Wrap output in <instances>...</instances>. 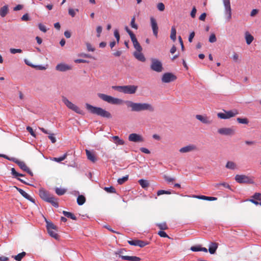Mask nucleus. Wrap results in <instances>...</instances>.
<instances>
[{"label": "nucleus", "mask_w": 261, "mask_h": 261, "mask_svg": "<svg viewBox=\"0 0 261 261\" xmlns=\"http://www.w3.org/2000/svg\"><path fill=\"white\" fill-rule=\"evenodd\" d=\"M124 103L127 108L130 109L132 112L148 111L152 112L154 111L153 106L149 103L135 102L130 100H126Z\"/></svg>", "instance_id": "obj_1"}, {"label": "nucleus", "mask_w": 261, "mask_h": 261, "mask_svg": "<svg viewBox=\"0 0 261 261\" xmlns=\"http://www.w3.org/2000/svg\"><path fill=\"white\" fill-rule=\"evenodd\" d=\"M86 108L91 114L96 115L103 118H111V114L106 110L97 107L93 106L89 103L86 104Z\"/></svg>", "instance_id": "obj_2"}, {"label": "nucleus", "mask_w": 261, "mask_h": 261, "mask_svg": "<svg viewBox=\"0 0 261 261\" xmlns=\"http://www.w3.org/2000/svg\"><path fill=\"white\" fill-rule=\"evenodd\" d=\"M39 196L43 200L51 203L53 206L56 207L59 206L57 199L44 189L39 190Z\"/></svg>", "instance_id": "obj_3"}, {"label": "nucleus", "mask_w": 261, "mask_h": 261, "mask_svg": "<svg viewBox=\"0 0 261 261\" xmlns=\"http://www.w3.org/2000/svg\"><path fill=\"white\" fill-rule=\"evenodd\" d=\"M98 96L103 101H105L111 104L121 105L123 103V100L106 95L105 94L98 93Z\"/></svg>", "instance_id": "obj_4"}, {"label": "nucleus", "mask_w": 261, "mask_h": 261, "mask_svg": "<svg viewBox=\"0 0 261 261\" xmlns=\"http://www.w3.org/2000/svg\"><path fill=\"white\" fill-rule=\"evenodd\" d=\"M113 89L125 94H132L136 93L138 87L135 85L113 86Z\"/></svg>", "instance_id": "obj_5"}, {"label": "nucleus", "mask_w": 261, "mask_h": 261, "mask_svg": "<svg viewBox=\"0 0 261 261\" xmlns=\"http://www.w3.org/2000/svg\"><path fill=\"white\" fill-rule=\"evenodd\" d=\"M236 182L239 184H252L254 183V178L244 174H237L235 176Z\"/></svg>", "instance_id": "obj_6"}, {"label": "nucleus", "mask_w": 261, "mask_h": 261, "mask_svg": "<svg viewBox=\"0 0 261 261\" xmlns=\"http://www.w3.org/2000/svg\"><path fill=\"white\" fill-rule=\"evenodd\" d=\"M125 249H120L118 250H117L116 252H115V254L116 255H119V256L121 257L122 259L127 260H130V261H140L141 258L139 257L135 256H127L124 255V252H125Z\"/></svg>", "instance_id": "obj_7"}, {"label": "nucleus", "mask_w": 261, "mask_h": 261, "mask_svg": "<svg viewBox=\"0 0 261 261\" xmlns=\"http://www.w3.org/2000/svg\"><path fill=\"white\" fill-rule=\"evenodd\" d=\"M62 101L69 109L72 110L77 114H83V111L81 110L77 106L70 101L66 97H62Z\"/></svg>", "instance_id": "obj_8"}, {"label": "nucleus", "mask_w": 261, "mask_h": 261, "mask_svg": "<svg viewBox=\"0 0 261 261\" xmlns=\"http://www.w3.org/2000/svg\"><path fill=\"white\" fill-rule=\"evenodd\" d=\"M151 61L150 68L151 70L157 72H161L163 71V65L160 60L152 58L151 59Z\"/></svg>", "instance_id": "obj_9"}, {"label": "nucleus", "mask_w": 261, "mask_h": 261, "mask_svg": "<svg viewBox=\"0 0 261 261\" xmlns=\"http://www.w3.org/2000/svg\"><path fill=\"white\" fill-rule=\"evenodd\" d=\"M224 113H218L217 114L218 117L222 119H226L234 117L239 114V112L237 110H233L229 111L224 110Z\"/></svg>", "instance_id": "obj_10"}, {"label": "nucleus", "mask_w": 261, "mask_h": 261, "mask_svg": "<svg viewBox=\"0 0 261 261\" xmlns=\"http://www.w3.org/2000/svg\"><path fill=\"white\" fill-rule=\"evenodd\" d=\"M46 227L48 234L53 238L57 239L58 238V234L57 233V227L53 223L46 221Z\"/></svg>", "instance_id": "obj_11"}, {"label": "nucleus", "mask_w": 261, "mask_h": 261, "mask_svg": "<svg viewBox=\"0 0 261 261\" xmlns=\"http://www.w3.org/2000/svg\"><path fill=\"white\" fill-rule=\"evenodd\" d=\"M223 2L225 10L226 19L227 21H229L231 19V9L230 0H223Z\"/></svg>", "instance_id": "obj_12"}, {"label": "nucleus", "mask_w": 261, "mask_h": 261, "mask_svg": "<svg viewBox=\"0 0 261 261\" xmlns=\"http://www.w3.org/2000/svg\"><path fill=\"white\" fill-rule=\"evenodd\" d=\"M218 132L221 135L231 136L234 134L235 129L233 127H223L218 129Z\"/></svg>", "instance_id": "obj_13"}, {"label": "nucleus", "mask_w": 261, "mask_h": 261, "mask_svg": "<svg viewBox=\"0 0 261 261\" xmlns=\"http://www.w3.org/2000/svg\"><path fill=\"white\" fill-rule=\"evenodd\" d=\"M176 79V76L172 73H165L162 77V81L163 83H167L173 82Z\"/></svg>", "instance_id": "obj_14"}, {"label": "nucleus", "mask_w": 261, "mask_h": 261, "mask_svg": "<svg viewBox=\"0 0 261 261\" xmlns=\"http://www.w3.org/2000/svg\"><path fill=\"white\" fill-rule=\"evenodd\" d=\"M150 20L153 34L156 37H158L159 28L156 21L155 19L153 17H151Z\"/></svg>", "instance_id": "obj_15"}, {"label": "nucleus", "mask_w": 261, "mask_h": 261, "mask_svg": "<svg viewBox=\"0 0 261 261\" xmlns=\"http://www.w3.org/2000/svg\"><path fill=\"white\" fill-rule=\"evenodd\" d=\"M128 243L130 245L139 246L140 247H143L148 244L147 242L139 240L128 241Z\"/></svg>", "instance_id": "obj_16"}, {"label": "nucleus", "mask_w": 261, "mask_h": 261, "mask_svg": "<svg viewBox=\"0 0 261 261\" xmlns=\"http://www.w3.org/2000/svg\"><path fill=\"white\" fill-rule=\"evenodd\" d=\"M128 139L130 141L135 142L143 141V138L140 135L135 133L130 134L128 137Z\"/></svg>", "instance_id": "obj_17"}, {"label": "nucleus", "mask_w": 261, "mask_h": 261, "mask_svg": "<svg viewBox=\"0 0 261 261\" xmlns=\"http://www.w3.org/2000/svg\"><path fill=\"white\" fill-rule=\"evenodd\" d=\"M86 155L87 157V159L92 162V163H95L97 161V157L95 154V152L94 151H90L88 149H86L85 150Z\"/></svg>", "instance_id": "obj_18"}, {"label": "nucleus", "mask_w": 261, "mask_h": 261, "mask_svg": "<svg viewBox=\"0 0 261 261\" xmlns=\"http://www.w3.org/2000/svg\"><path fill=\"white\" fill-rule=\"evenodd\" d=\"M14 187L24 198L29 200V201H31L33 203H35V199L30 195H29L28 193H27L25 191H24L22 189L19 188L17 187Z\"/></svg>", "instance_id": "obj_19"}, {"label": "nucleus", "mask_w": 261, "mask_h": 261, "mask_svg": "<svg viewBox=\"0 0 261 261\" xmlns=\"http://www.w3.org/2000/svg\"><path fill=\"white\" fill-rule=\"evenodd\" d=\"M196 118L197 119L204 124H210L212 122V121L210 120V118L207 116L201 115H197L196 116Z\"/></svg>", "instance_id": "obj_20"}, {"label": "nucleus", "mask_w": 261, "mask_h": 261, "mask_svg": "<svg viewBox=\"0 0 261 261\" xmlns=\"http://www.w3.org/2000/svg\"><path fill=\"white\" fill-rule=\"evenodd\" d=\"M56 69L60 71H66L71 69V67L65 64H59L56 66Z\"/></svg>", "instance_id": "obj_21"}, {"label": "nucleus", "mask_w": 261, "mask_h": 261, "mask_svg": "<svg viewBox=\"0 0 261 261\" xmlns=\"http://www.w3.org/2000/svg\"><path fill=\"white\" fill-rule=\"evenodd\" d=\"M196 147L193 145H190L181 148L179 149V152L181 153L189 152L196 150Z\"/></svg>", "instance_id": "obj_22"}, {"label": "nucleus", "mask_w": 261, "mask_h": 261, "mask_svg": "<svg viewBox=\"0 0 261 261\" xmlns=\"http://www.w3.org/2000/svg\"><path fill=\"white\" fill-rule=\"evenodd\" d=\"M134 56L138 60L140 61L145 62L146 60L144 55L141 53V51H135L134 53Z\"/></svg>", "instance_id": "obj_23"}, {"label": "nucleus", "mask_w": 261, "mask_h": 261, "mask_svg": "<svg viewBox=\"0 0 261 261\" xmlns=\"http://www.w3.org/2000/svg\"><path fill=\"white\" fill-rule=\"evenodd\" d=\"M218 247V244L215 242H212L211 243L209 248H208V251L211 254H214L217 249Z\"/></svg>", "instance_id": "obj_24"}, {"label": "nucleus", "mask_w": 261, "mask_h": 261, "mask_svg": "<svg viewBox=\"0 0 261 261\" xmlns=\"http://www.w3.org/2000/svg\"><path fill=\"white\" fill-rule=\"evenodd\" d=\"M13 161L18 165L20 168L24 171L29 168L25 163L22 161H19L17 160H13Z\"/></svg>", "instance_id": "obj_25"}, {"label": "nucleus", "mask_w": 261, "mask_h": 261, "mask_svg": "<svg viewBox=\"0 0 261 261\" xmlns=\"http://www.w3.org/2000/svg\"><path fill=\"white\" fill-rule=\"evenodd\" d=\"M245 37L246 43L248 45L251 44L254 39L253 37L248 32L245 33Z\"/></svg>", "instance_id": "obj_26"}, {"label": "nucleus", "mask_w": 261, "mask_h": 261, "mask_svg": "<svg viewBox=\"0 0 261 261\" xmlns=\"http://www.w3.org/2000/svg\"><path fill=\"white\" fill-rule=\"evenodd\" d=\"M9 9L7 5H5L0 9V16L4 17L8 13Z\"/></svg>", "instance_id": "obj_27"}, {"label": "nucleus", "mask_w": 261, "mask_h": 261, "mask_svg": "<svg viewBox=\"0 0 261 261\" xmlns=\"http://www.w3.org/2000/svg\"><path fill=\"white\" fill-rule=\"evenodd\" d=\"M225 167L229 169L234 170L237 169V166L235 163L232 161H228L226 164Z\"/></svg>", "instance_id": "obj_28"}, {"label": "nucleus", "mask_w": 261, "mask_h": 261, "mask_svg": "<svg viewBox=\"0 0 261 261\" xmlns=\"http://www.w3.org/2000/svg\"><path fill=\"white\" fill-rule=\"evenodd\" d=\"M63 215L68 218H70L72 220H76V217L73 214H72V213H70V212H67V211H63Z\"/></svg>", "instance_id": "obj_29"}, {"label": "nucleus", "mask_w": 261, "mask_h": 261, "mask_svg": "<svg viewBox=\"0 0 261 261\" xmlns=\"http://www.w3.org/2000/svg\"><path fill=\"white\" fill-rule=\"evenodd\" d=\"M85 201H86V198L83 195H79L77 197V203L79 205H83L85 202Z\"/></svg>", "instance_id": "obj_30"}, {"label": "nucleus", "mask_w": 261, "mask_h": 261, "mask_svg": "<svg viewBox=\"0 0 261 261\" xmlns=\"http://www.w3.org/2000/svg\"><path fill=\"white\" fill-rule=\"evenodd\" d=\"M176 31L174 27H172L171 30L170 38L173 41L176 40Z\"/></svg>", "instance_id": "obj_31"}, {"label": "nucleus", "mask_w": 261, "mask_h": 261, "mask_svg": "<svg viewBox=\"0 0 261 261\" xmlns=\"http://www.w3.org/2000/svg\"><path fill=\"white\" fill-rule=\"evenodd\" d=\"M112 138L114 141H115V143L117 145H123L124 144V141L122 139H120L118 136H113Z\"/></svg>", "instance_id": "obj_32"}, {"label": "nucleus", "mask_w": 261, "mask_h": 261, "mask_svg": "<svg viewBox=\"0 0 261 261\" xmlns=\"http://www.w3.org/2000/svg\"><path fill=\"white\" fill-rule=\"evenodd\" d=\"M138 182L143 188H146L149 186V182L146 180L141 179H140L138 181Z\"/></svg>", "instance_id": "obj_33"}, {"label": "nucleus", "mask_w": 261, "mask_h": 261, "mask_svg": "<svg viewBox=\"0 0 261 261\" xmlns=\"http://www.w3.org/2000/svg\"><path fill=\"white\" fill-rule=\"evenodd\" d=\"M25 254L26 253L25 252H22L15 255L14 256V258L17 261H20L22 258L25 255Z\"/></svg>", "instance_id": "obj_34"}, {"label": "nucleus", "mask_w": 261, "mask_h": 261, "mask_svg": "<svg viewBox=\"0 0 261 261\" xmlns=\"http://www.w3.org/2000/svg\"><path fill=\"white\" fill-rule=\"evenodd\" d=\"M67 156V153H65L62 156H60L59 158H54L52 160L57 162H60L63 160H64Z\"/></svg>", "instance_id": "obj_35"}, {"label": "nucleus", "mask_w": 261, "mask_h": 261, "mask_svg": "<svg viewBox=\"0 0 261 261\" xmlns=\"http://www.w3.org/2000/svg\"><path fill=\"white\" fill-rule=\"evenodd\" d=\"M128 179V175H127L125 176H123L122 178H118L117 180V182L119 185H122L125 182H126Z\"/></svg>", "instance_id": "obj_36"}, {"label": "nucleus", "mask_w": 261, "mask_h": 261, "mask_svg": "<svg viewBox=\"0 0 261 261\" xmlns=\"http://www.w3.org/2000/svg\"><path fill=\"white\" fill-rule=\"evenodd\" d=\"M103 189L107 192L110 193H116V192L115 189L112 186H111L110 187H105Z\"/></svg>", "instance_id": "obj_37"}, {"label": "nucleus", "mask_w": 261, "mask_h": 261, "mask_svg": "<svg viewBox=\"0 0 261 261\" xmlns=\"http://www.w3.org/2000/svg\"><path fill=\"white\" fill-rule=\"evenodd\" d=\"M156 226L161 230H166L168 229V226L165 222L156 224Z\"/></svg>", "instance_id": "obj_38"}, {"label": "nucleus", "mask_w": 261, "mask_h": 261, "mask_svg": "<svg viewBox=\"0 0 261 261\" xmlns=\"http://www.w3.org/2000/svg\"><path fill=\"white\" fill-rule=\"evenodd\" d=\"M66 192V190L64 189L57 188L56 189V193L58 195H63Z\"/></svg>", "instance_id": "obj_39"}, {"label": "nucleus", "mask_w": 261, "mask_h": 261, "mask_svg": "<svg viewBox=\"0 0 261 261\" xmlns=\"http://www.w3.org/2000/svg\"><path fill=\"white\" fill-rule=\"evenodd\" d=\"M237 120L239 123L241 124H248L249 122L248 120L246 118H238Z\"/></svg>", "instance_id": "obj_40"}, {"label": "nucleus", "mask_w": 261, "mask_h": 261, "mask_svg": "<svg viewBox=\"0 0 261 261\" xmlns=\"http://www.w3.org/2000/svg\"><path fill=\"white\" fill-rule=\"evenodd\" d=\"M191 197L199 199H202V200H206L207 196H204V195H193L190 196Z\"/></svg>", "instance_id": "obj_41"}, {"label": "nucleus", "mask_w": 261, "mask_h": 261, "mask_svg": "<svg viewBox=\"0 0 261 261\" xmlns=\"http://www.w3.org/2000/svg\"><path fill=\"white\" fill-rule=\"evenodd\" d=\"M11 173L15 177H17L18 176H23V175L20 173H18L15 170V169L14 168H12L11 169Z\"/></svg>", "instance_id": "obj_42"}, {"label": "nucleus", "mask_w": 261, "mask_h": 261, "mask_svg": "<svg viewBox=\"0 0 261 261\" xmlns=\"http://www.w3.org/2000/svg\"><path fill=\"white\" fill-rule=\"evenodd\" d=\"M75 11L78 12L79 9H76L75 10H74L73 9L70 8L68 10V13L70 16H71L72 17H73L75 16V15L76 14Z\"/></svg>", "instance_id": "obj_43"}, {"label": "nucleus", "mask_w": 261, "mask_h": 261, "mask_svg": "<svg viewBox=\"0 0 261 261\" xmlns=\"http://www.w3.org/2000/svg\"><path fill=\"white\" fill-rule=\"evenodd\" d=\"M171 193L169 191H166L163 190H159L157 192L158 196L161 195L162 194H170Z\"/></svg>", "instance_id": "obj_44"}, {"label": "nucleus", "mask_w": 261, "mask_h": 261, "mask_svg": "<svg viewBox=\"0 0 261 261\" xmlns=\"http://www.w3.org/2000/svg\"><path fill=\"white\" fill-rule=\"evenodd\" d=\"M134 47L136 49V51H141L142 50V48L139 43L138 42L136 43L133 44Z\"/></svg>", "instance_id": "obj_45"}, {"label": "nucleus", "mask_w": 261, "mask_h": 261, "mask_svg": "<svg viewBox=\"0 0 261 261\" xmlns=\"http://www.w3.org/2000/svg\"><path fill=\"white\" fill-rule=\"evenodd\" d=\"M130 26L132 27V28H133L134 29H138V26L135 23V16H134L132 18L131 22H130Z\"/></svg>", "instance_id": "obj_46"}, {"label": "nucleus", "mask_w": 261, "mask_h": 261, "mask_svg": "<svg viewBox=\"0 0 261 261\" xmlns=\"http://www.w3.org/2000/svg\"><path fill=\"white\" fill-rule=\"evenodd\" d=\"M157 8L160 11H163L165 10V5L163 3H159L157 5Z\"/></svg>", "instance_id": "obj_47"}, {"label": "nucleus", "mask_w": 261, "mask_h": 261, "mask_svg": "<svg viewBox=\"0 0 261 261\" xmlns=\"http://www.w3.org/2000/svg\"><path fill=\"white\" fill-rule=\"evenodd\" d=\"M38 28L41 31H42L44 33H45L47 31L46 27L42 23L38 24Z\"/></svg>", "instance_id": "obj_48"}, {"label": "nucleus", "mask_w": 261, "mask_h": 261, "mask_svg": "<svg viewBox=\"0 0 261 261\" xmlns=\"http://www.w3.org/2000/svg\"><path fill=\"white\" fill-rule=\"evenodd\" d=\"M216 40L217 39L215 34H212L209 38V42H210L211 43H214L215 42Z\"/></svg>", "instance_id": "obj_49"}, {"label": "nucleus", "mask_w": 261, "mask_h": 261, "mask_svg": "<svg viewBox=\"0 0 261 261\" xmlns=\"http://www.w3.org/2000/svg\"><path fill=\"white\" fill-rule=\"evenodd\" d=\"M86 45L87 49L89 51H94L95 50V48L92 46L90 43L87 42Z\"/></svg>", "instance_id": "obj_50"}, {"label": "nucleus", "mask_w": 261, "mask_h": 261, "mask_svg": "<svg viewBox=\"0 0 261 261\" xmlns=\"http://www.w3.org/2000/svg\"><path fill=\"white\" fill-rule=\"evenodd\" d=\"M252 198L255 200H258V201L261 200V194L259 193H256L252 196Z\"/></svg>", "instance_id": "obj_51"}, {"label": "nucleus", "mask_w": 261, "mask_h": 261, "mask_svg": "<svg viewBox=\"0 0 261 261\" xmlns=\"http://www.w3.org/2000/svg\"><path fill=\"white\" fill-rule=\"evenodd\" d=\"M158 234L161 237L163 238H169L168 234L164 231L161 230L159 231Z\"/></svg>", "instance_id": "obj_52"}, {"label": "nucleus", "mask_w": 261, "mask_h": 261, "mask_svg": "<svg viewBox=\"0 0 261 261\" xmlns=\"http://www.w3.org/2000/svg\"><path fill=\"white\" fill-rule=\"evenodd\" d=\"M201 246H194L191 247V250L192 251H200Z\"/></svg>", "instance_id": "obj_53"}, {"label": "nucleus", "mask_w": 261, "mask_h": 261, "mask_svg": "<svg viewBox=\"0 0 261 261\" xmlns=\"http://www.w3.org/2000/svg\"><path fill=\"white\" fill-rule=\"evenodd\" d=\"M10 51L11 54H15L16 53H21L22 50L20 49L11 48Z\"/></svg>", "instance_id": "obj_54"}, {"label": "nucleus", "mask_w": 261, "mask_h": 261, "mask_svg": "<svg viewBox=\"0 0 261 261\" xmlns=\"http://www.w3.org/2000/svg\"><path fill=\"white\" fill-rule=\"evenodd\" d=\"M130 37L131 40H132L133 44L138 42V41L136 37V36L134 33L130 34Z\"/></svg>", "instance_id": "obj_55"}, {"label": "nucleus", "mask_w": 261, "mask_h": 261, "mask_svg": "<svg viewBox=\"0 0 261 261\" xmlns=\"http://www.w3.org/2000/svg\"><path fill=\"white\" fill-rule=\"evenodd\" d=\"M27 130L31 134V135L35 137L36 134H35L33 130V128L30 126H27Z\"/></svg>", "instance_id": "obj_56"}, {"label": "nucleus", "mask_w": 261, "mask_h": 261, "mask_svg": "<svg viewBox=\"0 0 261 261\" xmlns=\"http://www.w3.org/2000/svg\"><path fill=\"white\" fill-rule=\"evenodd\" d=\"M48 138L51 140L53 143H55L56 142V139L54 137V134H49L48 135Z\"/></svg>", "instance_id": "obj_57"}, {"label": "nucleus", "mask_w": 261, "mask_h": 261, "mask_svg": "<svg viewBox=\"0 0 261 261\" xmlns=\"http://www.w3.org/2000/svg\"><path fill=\"white\" fill-rule=\"evenodd\" d=\"M164 178L165 180L168 182H172L175 180L174 178L170 177L167 175H165Z\"/></svg>", "instance_id": "obj_58"}, {"label": "nucleus", "mask_w": 261, "mask_h": 261, "mask_svg": "<svg viewBox=\"0 0 261 261\" xmlns=\"http://www.w3.org/2000/svg\"><path fill=\"white\" fill-rule=\"evenodd\" d=\"M114 34L115 38H116L117 41L118 43L120 39V35L118 31L117 30H115Z\"/></svg>", "instance_id": "obj_59"}, {"label": "nucleus", "mask_w": 261, "mask_h": 261, "mask_svg": "<svg viewBox=\"0 0 261 261\" xmlns=\"http://www.w3.org/2000/svg\"><path fill=\"white\" fill-rule=\"evenodd\" d=\"M196 12H197V10L196 9V7H194L191 11V16L192 18H194L195 17Z\"/></svg>", "instance_id": "obj_60"}, {"label": "nucleus", "mask_w": 261, "mask_h": 261, "mask_svg": "<svg viewBox=\"0 0 261 261\" xmlns=\"http://www.w3.org/2000/svg\"><path fill=\"white\" fill-rule=\"evenodd\" d=\"M102 27L101 26H98L96 28V32L97 33V37H99L100 36V34L102 32Z\"/></svg>", "instance_id": "obj_61"}, {"label": "nucleus", "mask_w": 261, "mask_h": 261, "mask_svg": "<svg viewBox=\"0 0 261 261\" xmlns=\"http://www.w3.org/2000/svg\"><path fill=\"white\" fill-rule=\"evenodd\" d=\"M249 201L254 203L255 205L260 204L261 205V202H259L260 201H258V200H255L253 198L250 199L248 200Z\"/></svg>", "instance_id": "obj_62"}, {"label": "nucleus", "mask_w": 261, "mask_h": 261, "mask_svg": "<svg viewBox=\"0 0 261 261\" xmlns=\"http://www.w3.org/2000/svg\"><path fill=\"white\" fill-rule=\"evenodd\" d=\"M206 14L205 13H203L202 14H201V15L199 16V20H201V21H204L205 19V18H206Z\"/></svg>", "instance_id": "obj_63"}, {"label": "nucleus", "mask_w": 261, "mask_h": 261, "mask_svg": "<svg viewBox=\"0 0 261 261\" xmlns=\"http://www.w3.org/2000/svg\"><path fill=\"white\" fill-rule=\"evenodd\" d=\"M194 36H195V33L194 32H192L190 34L189 37V41L190 42H192L193 39L194 37Z\"/></svg>", "instance_id": "obj_64"}]
</instances>
